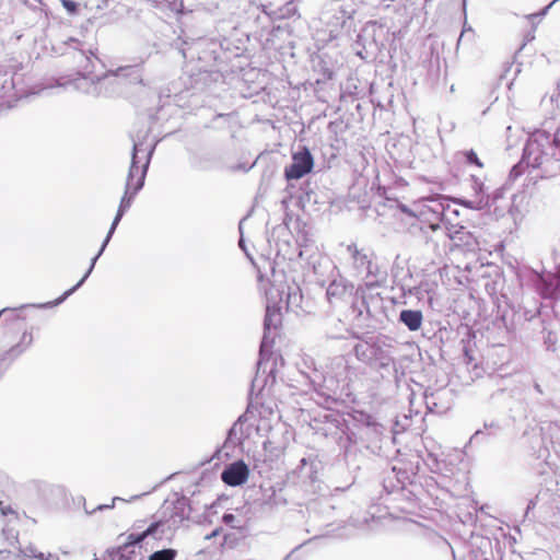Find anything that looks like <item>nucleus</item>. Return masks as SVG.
<instances>
[{"label":"nucleus","instance_id":"41","mask_svg":"<svg viewBox=\"0 0 560 560\" xmlns=\"http://www.w3.org/2000/svg\"><path fill=\"white\" fill-rule=\"evenodd\" d=\"M120 500L122 501V499H121V498H119V497H115V498L113 499V503H114L115 501H120Z\"/></svg>","mask_w":560,"mask_h":560},{"label":"nucleus","instance_id":"19","mask_svg":"<svg viewBox=\"0 0 560 560\" xmlns=\"http://www.w3.org/2000/svg\"><path fill=\"white\" fill-rule=\"evenodd\" d=\"M136 195H133V189L130 190L129 194H127V187L125 188V194L120 200V203H119V207H118V210H117V213L113 220V223L109 228V231L107 233V241H110L117 225L119 224L122 215L125 214V212L130 208L131 203H132V200L135 198Z\"/></svg>","mask_w":560,"mask_h":560},{"label":"nucleus","instance_id":"16","mask_svg":"<svg viewBox=\"0 0 560 560\" xmlns=\"http://www.w3.org/2000/svg\"><path fill=\"white\" fill-rule=\"evenodd\" d=\"M109 241H107V236L105 237L98 253L96 254L95 257L92 258L91 260V265L88 269V271L85 272V275L81 278V280L74 285L72 287L71 289L67 290L61 296H59L57 300L52 301V302H47V303H44V304H32L31 306L33 307H38V308H49V307H54V306H57L59 305L60 303H62L67 298H69L71 294H73L84 282L85 280L88 279V277L91 275V272L93 271L94 269V266L97 261V259L100 258V256L103 254V252L105 250L107 244H108Z\"/></svg>","mask_w":560,"mask_h":560},{"label":"nucleus","instance_id":"39","mask_svg":"<svg viewBox=\"0 0 560 560\" xmlns=\"http://www.w3.org/2000/svg\"><path fill=\"white\" fill-rule=\"evenodd\" d=\"M113 506H114V504H112V505H98L97 509L98 510H103V509H109V508H113Z\"/></svg>","mask_w":560,"mask_h":560},{"label":"nucleus","instance_id":"7","mask_svg":"<svg viewBox=\"0 0 560 560\" xmlns=\"http://www.w3.org/2000/svg\"><path fill=\"white\" fill-rule=\"evenodd\" d=\"M270 288L273 289L276 301L282 306L285 305L287 310L298 313L302 308L303 295L300 287L294 282H285L280 287L275 283Z\"/></svg>","mask_w":560,"mask_h":560},{"label":"nucleus","instance_id":"10","mask_svg":"<svg viewBox=\"0 0 560 560\" xmlns=\"http://www.w3.org/2000/svg\"><path fill=\"white\" fill-rule=\"evenodd\" d=\"M314 166V159L307 148L295 152L292 155V162L284 170L287 179H300L308 174Z\"/></svg>","mask_w":560,"mask_h":560},{"label":"nucleus","instance_id":"13","mask_svg":"<svg viewBox=\"0 0 560 560\" xmlns=\"http://www.w3.org/2000/svg\"><path fill=\"white\" fill-rule=\"evenodd\" d=\"M470 189L472 191V198L471 199H460L459 203L464 206L465 208L472 209V210H482L485 209L489 203V197L486 192V187L483 182L475 176L471 175L469 179Z\"/></svg>","mask_w":560,"mask_h":560},{"label":"nucleus","instance_id":"43","mask_svg":"<svg viewBox=\"0 0 560 560\" xmlns=\"http://www.w3.org/2000/svg\"><path fill=\"white\" fill-rule=\"evenodd\" d=\"M536 390L540 392L539 385H536Z\"/></svg>","mask_w":560,"mask_h":560},{"label":"nucleus","instance_id":"20","mask_svg":"<svg viewBox=\"0 0 560 560\" xmlns=\"http://www.w3.org/2000/svg\"><path fill=\"white\" fill-rule=\"evenodd\" d=\"M399 320L411 331L420 329L423 320L421 311L402 310L399 314Z\"/></svg>","mask_w":560,"mask_h":560},{"label":"nucleus","instance_id":"17","mask_svg":"<svg viewBox=\"0 0 560 560\" xmlns=\"http://www.w3.org/2000/svg\"><path fill=\"white\" fill-rule=\"evenodd\" d=\"M421 215H424L430 221V229L436 231L440 229V222L444 215V205L439 200H429L421 210Z\"/></svg>","mask_w":560,"mask_h":560},{"label":"nucleus","instance_id":"26","mask_svg":"<svg viewBox=\"0 0 560 560\" xmlns=\"http://www.w3.org/2000/svg\"><path fill=\"white\" fill-rule=\"evenodd\" d=\"M177 550L172 548H164L152 552L148 560H175Z\"/></svg>","mask_w":560,"mask_h":560},{"label":"nucleus","instance_id":"31","mask_svg":"<svg viewBox=\"0 0 560 560\" xmlns=\"http://www.w3.org/2000/svg\"><path fill=\"white\" fill-rule=\"evenodd\" d=\"M465 155H466V161L469 164H475L478 167H482L483 166V164L481 163V161L479 160V158H478V155H477V153L475 151H472V150L467 151L465 153Z\"/></svg>","mask_w":560,"mask_h":560},{"label":"nucleus","instance_id":"21","mask_svg":"<svg viewBox=\"0 0 560 560\" xmlns=\"http://www.w3.org/2000/svg\"><path fill=\"white\" fill-rule=\"evenodd\" d=\"M353 352L359 361L372 365L374 355L377 354V349L375 343L358 342L353 346Z\"/></svg>","mask_w":560,"mask_h":560},{"label":"nucleus","instance_id":"15","mask_svg":"<svg viewBox=\"0 0 560 560\" xmlns=\"http://www.w3.org/2000/svg\"><path fill=\"white\" fill-rule=\"evenodd\" d=\"M326 296L331 306L339 307L352 299V287L342 279L332 280L326 290Z\"/></svg>","mask_w":560,"mask_h":560},{"label":"nucleus","instance_id":"27","mask_svg":"<svg viewBox=\"0 0 560 560\" xmlns=\"http://www.w3.org/2000/svg\"><path fill=\"white\" fill-rule=\"evenodd\" d=\"M245 421V416H241L237 421L232 425L229 431V435L231 439H236L241 441L243 438H246L248 433L243 432V423Z\"/></svg>","mask_w":560,"mask_h":560},{"label":"nucleus","instance_id":"37","mask_svg":"<svg viewBox=\"0 0 560 560\" xmlns=\"http://www.w3.org/2000/svg\"><path fill=\"white\" fill-rule=\"evenodd\" d=\"M238 244H240V247L246 253L245 243H244L243 238L240 240Z\"/></svg>","mask_w":560,"mask_h":560},{"label":"nucleus","instance_id":"6","mask_svg":"<svg viewBox=\"0 0 560 560\" xmlns=\"http://www.w3.org/2000/svg\"><path fill=\"white\" fill-rule=\"evenodd\" d=\"M355 10L351 4L340 3L332 0L327 10L324 12V18L327 23L331 25L330 38H336L339 31L346 25L348 20H351Z\"/></svg>","mask_w":560,"mask_h":560},{"label":"nucleus","instance_id":"36","mask_svg":"<svg viewBox=\"0 0 560 560\" xmlns=\"http://www.w3.org/2000/svg\"><path fill=\"white\" fill-rule=\"evenodd\" d=\"M467 31H471V28H464V31L462 32L460 36H459V39H458V43L462 40V38L465 36L466 32Z\"/></svg>","mask_w":560,"mask_h":560},{"label":"nucleus","instance_id":"4","mask_svg":"<svg viewBox=\"0 0 560 560\" xmlns=\"http://www.w3.org/2000/svg\"><path fill=\"white\" fill-rule=\"evenodd\" d=\"M140 145H141L140 143H138L136 141L133 142L131 164L129 167L127 182H126L127 194H129L130 190L133 189V195H137L138 191L143 187L145 175H147L149 164H150V160L153 154L154 147H151L145 153L144 163L141 166H139V163H140L139 152L141 151Z\"/></svg>","mask_w":560,"mask_h":560},{"label":"nucleus","instance_id":"22","mask_svg":"<svg viewBox=\"0 0 560 560\" xmlns=\"http://www.w3.org/2000/svg\"><path fill=\"white\" fill-rule=\"evenodd\" d=\"M0 319L13 328H23V319L18 314V308H3L0 311Z\"/></svg>","mask_w":560,"mask_h":560},{"label":"nucleus","instance_id":"40","mask_svg":"<svg viewBox=\"0 0 560 560\" xmlns=\"http://www.w3.org/2000/svg\"><path fill=\"white\" fill-rule=\"evenodd\" d=\"M547 340H548L549 342H553V338H552V336H551V332H549V335H548V339H547Z\"/></svg>","mask_w":560,"mask_h":560},{"label":"nucleus","instance_id":"35","mask_svg":"<svg viewBox=\"0 0 560 560\" xmlns=\"http://www.w3.org/2000/svg\"><path fill=\"white\" fill-rule=\"evenodd\" d=\"M327 337L330 338V339H340V338H342L341 335H337V334H332V332H327Z\"/></svg>","mask_w":560,"mask_h":560},{"label":"nucleus","instance_id":"33","mask_svg":"<svg viewBox=\"0 0 560 560\" xmlns=\"http://www.w3.org/2000/svg\"><path fill=\"white\" fill-rule=\"evenodd\" d=\"M537 504V497L535 499H532L529 502H528V505H527V510H526V515H528L529 511L532 509H534Z\"/></svg>","mask_w":560,"mask_h":560},{"label":"nucleus","instance_id":"8","mask_svg":"<svg viewBox=\"0 0 560 560\" xmlns=\"http://www.w3.org/2000/svg\"><path fill=\"white\" fill-rule=\"evenodd\" d=\"M273 289L270 288L266 292L267 296V305H266V316L264 320V327H265V334L261 340V351L265 350V348L268 346L269 337L268 334L271 329H277L279 324L281 323V305L276 301V296L273 294Z\"/></svg>","mask_w":560,"mask_h":560},{"label":"nucleus","instance_id":"42","mask_svg":"<svg viewBox=\"0 0 560 560\" xmlns=\"http://www.w3.org/2000/svg\"><path fill=\"white\" fill-rule=\"evenodd\" d=\"M215 534H217V533H215V532H213L210 536H207V538H210V537H212V536H215Z\"/></svg>","mask_w":560,"mask_h":560},{"label":"nucleus","instance_id":"2","mask_svg":"<svg viewBox=\"0 0 560 560\" xmlns=\"http://www.w3.org/2000/svg\"><path fill=\"white\" fill-rule=\"evenodd\" d=\"M164 513L170 511V517L167 520H159L151 523L148 528L141 533H131L126 541L118 550L120 559H128L129 555L135 552V548H142V544L149 538L154 540L162 539L164 535V527L168 529L178 527L185 520H188L192 508L189 500L186 497L177 498L175 501H165L163 505Z\"/></svg>","mask_w":560,"mask_h":560},{"label":"nucleus","instance_id":"25","mask_svg":"<svg viewBox=\"0 0 560 560\" xmlns=\"http://www.w3.org/2000/svg\"><path fill=\"white\" fill-rule=\"evenodd\" d=\"M115 75H125V77H133V81L141 82V73L139 66H126V67H119L115 73Z\"/></svg>","mask_w":560,"mask_h":560},{"label":"nucleus","instance_id":"18","mask_svg":"<svg viewBox=\"0 0 560 560\" xmlns=\"http://www.w3.org/2000/svg\"><path fill=\"white\" fill-rule=\"evenodd\" d=\"M262 491L261 505L270 510L285 505L287 500L283 497L281 490H277L273 486L267 488L260 487Z\"/></svg>","mask_w":560,"mask_h":560},{"label":"nucleus","instance_id":"38","mask_svg":"<svg viewBox=\"0 0 560 560\" xmlns=\"http://www.w3.org/2000/svg\"><path fill=\"white\" fill-rule=\"evenodd\" d=\"M479 434H481V431H480V430H477V431L475 432V434L471 436L470 441H472V440L477 439Z\"/></svg>","mask_w":560,"mask_h":560},{"label":"nucleus","instance_id":"1","mask_svg":"<svg viewBox=\"0 0 560 560\" xmlns=\"http://www.w3.org/2000/svg\"><path fill=\"white\" fill-rule=\"evenodd\" d=\"M560 131L553 136L540 129L534 130L524 147L522 161L514 165L510 177L517 178L523 172V165L538 170L536 178L560 179Z\"/></svg>","mask_w":560,"mask_h":560},{"label":"nucleus","instance_id":"5","mask_svg":"<svg viewBox=\"0 0 560 560\" xmlns=\"http://www.w3.org/2000/svg\"><path fill=\"white\" fill-rule=\"evenodd\" d=\"M347 252L352 259V268L358 276L366 279L368 285H375L384 280L378 278V267L372 264L371 257L368 253L359 249L355 244H349Z\"/></svg>","mask_w":560,"mask_h":560},{"label":"nucleus","instance_id":"3","mask_svg":"<svg viewBox=\"0 0 560 560\" xmlns=\"http://www.w3.org/2000/svg\"><path fill=\"white\" fill-rule=\"evenodd\" d=\"M71 50L72 59L75 63L78 74L83 78L90 79L92 83L100 81L101 77L94 75V65L98 61L95 50L90 46L85 47L80 40L75 38H69L66 43Z\"/></svg>","mask_w":560,"mask_h":560},{"label":"nucleus","instance_id":"14","mask_svg":"<svg viewBox=\"0 0 560 560\" xmlns=\"http://www.w3.org/2000/svg\"><path fill=\"white\" fill-rule=\"evenodd\" d=\"M249 476V468L243 460L234 462L228 465L222 474L221 479L231 487H237L245 483Z\"/></svg>","mask_w":560,"mask_h":560},{"label":"nucleus","instance_id":"32","mask_svg":"<svg viewBox=\"0 0 560 560\" xmlns=\"http://www.w3.org/2000/svg\"><path fill=\"white\" fill-rule=\"evenodd\" d=\"M62 4L68 12H75L77 3L72 0H62Z\"/></svg>","mask_w":560,"mask_h":560},{"label":"nucleus","instance_id":"34","mask_svg":"<svg viewBox=\"0 0 560 560\" xmlns=\"http://www.w3.org/2000/svg\"><path fill=\"white\" fill-rule=\"evenodd\" d=\"M23 341L26 342V346L31 345L32 342V335H27L26 332L23 334Z\"/></svg>","mask_w":560,"mask_h":560},{"label":"nucleus","instance_id":"9","mask_svg":"<svg viewBox=\"0 0 560 560\" xmlns=\"http://www.w3.org/2000/svg\"><path fill=\"white\" fill-rule=\"evenodd\" d=\"M533 285L542 298L560 296V267L556 273L552 272H535L532 278Z\"/></svg>","mask_w":560,"mask_h":560},{"label":"nucleus","instance_id":"28","mask_svg":"<svg viewBox=\"0 0 560 560\" xmlns=\"http://www.w3.org/2000/svg\"><path fill=\"white\" fill-rule=\"evenodd\" d=\"M18 348H19V346L15 348H12L9 352L0 353V377L7 371L8 366L10 365V363L12 361V359L10 358L11 353L19 354L25 349V347H24V348L20 349L19 351H16Z\"/></svg>","mask_w":560,"mask_h":560},{"label":"nucleus","instance_id":"29","mask_svg":"<svg viewBox=\"0 0 560 560\" xmlns=\"http://www.w3.org/2000/svg\"><path fill=\"white\" fill-rule=\"evenodd\" d=\"M491 547V541L489 539H482L480 544V549H487ZM470 560H489L486 550H480V555L478 552L471 551Z\"/></svg>","mask_w":560,"mask_h":560},{"label":"nucleus","instance_id":"11","mask_svg":"<svg viewBox=\"0 0 560 560\" xmlns=\"http://www.w3.org/2000/svg\"><path fill=\"white\" fill-rule=\"evenodd\" d=\"M15 72L0 67V107L11 108L20 95L15 91Z\"/></svg>","mask_w":560,"mask_h":560},{"label":"nucleus","instance_id":"24","mask_svg":"<svg viewBox=\"0 0 560 560\" xmlns=\"http://www.w3.org/2000/svg\"><path fill=\"white\" fill-rule=\"evenodd\" d=\"M377 354L374 355L372 365L378 369H386L394 364V358L386 350L376 345Z\"/></svg>","mask_w":560,"mask_h":560},{"label":"nucleus","instance_id":"12","mask_svg":"<svg viewBox=\"0 0 560 560\" xmlns=\"http://www.w3.org/2000/svg\"><path fill=\"white\" fill-rule=\"evenodd\" d=\"M350 366L345 357H336L327 365L325 383L328 389H336L339 384L346 383L349 378Z\"/></svg>","mask_w":560,"mask_h":560},{"label":"nucleus","instance_id":"30","mask_svg":"<svg viewBox=\"0 0 560 560\" xmlns=\"http://www.w3.org/2000/svg\"><path fill=\"white\" fill-rule=\"evenodd\" d=\"M222 521L231 528H242L243 526L242 521L232 513H225Z\"/></svg>","mask_w":560,"mask_h":560},{"label":"nucleus","instance_id":"23","mask_svg":"<svg viewBox=\"0 0 560 560\" xmlns=\"http://www.w3.org/2000/svg\"><path fill=\"white\" fill-rule=\"evenodd\" d=\"M21 553L26 560H48V559H59L57 555H52L50 552L39 551L34 546H27L21 550Z\"/></svg>","mask_w":560,"mask_h":560}]
</instances>
